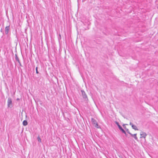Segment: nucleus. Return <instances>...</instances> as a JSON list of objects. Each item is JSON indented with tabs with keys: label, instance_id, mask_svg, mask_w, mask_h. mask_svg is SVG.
Segmentation results:
<instances>
[{
	"label": "nucleus",
	"instance_id": "f257e3e1",
	"mask_svg": "<svg viewBox=\"0 0 158 158\" xmlns=\"http://www.w3.org/2000/svg\"><path fill=\"white\" fill-rule=\"evenodd\" d=\"M81 95L84 99V101L86 103L88 100L87 96L83 90H81Z\"/></svg>",
	"mask_w": 158,
	"mask_h": 158
},
{
	"label": "nucleus",
	"instance_id": "f03ea898",
	"mask_svg": "<svg viewBox=\"0 0 158 158\" xmlns=\"http://www.w3.org/2000/svg\"><path fill=\"white\" fill-rule=\"evenodd\" d=\"M7 106L8 107L11 108L13 106L12 99L10 98H9L7 100Z\"/></svg>",
	"mask_w": 158,
	"mask_h": 158
},
{
	"label": "nucleus",
	"instance_id": "7ed1b4c3",
	"mask_svg": "<svg viewBox=\"0 0 158 158\" xmlns=\"http://www.w3.org/2000/svg\"><path fill=\"white\" fill-rule=\"evenodd\" d=\"M140 138H143L144 139L145 138L147 135V134L145 132L143 131H141L140 133Z\"/></svg>",
	"mask_w": 158,
	"mask_h": 158
},
{
	"label": "nucleus",
	"instance_id": "20e7f679",
	"mask_svg": "<svg viewBox=\"0 0 158 158\" xmlns=\"http://www.w3.org/2000/svg\"><path fill=\"white\" fill-rule=\"evenodd\" d=\"M10 26H6L5 28V33L6 35H8L10 31Z\"/></svg>",
	"mask_w": 158,
	"mask_h": 158
},
{
	"label": "nucleus",
	"instance_id": "39448f33",
	"mask_svg": "<svg viewBox=\"0 0 158 158\" xmlns=\"http://www.w3.org/2000/svg\"><path fill=\"white\" fill-rule=\"evenodd\" d=\"M130 125L131 126L132 128L134 129L135 130H138L139 129L137 128L136 126L134 125L132 123L130 122Z\"/></svg>",
	"mask_w": 158,
	"mask_h": 158
},
{
	"label": "nucleus",
	"instance_id": "423d86ee",
	"mask_svg": "<svg viewBox=\"0 0 158 158\" xmlns=\"http://www.w3.org/2000/svg\"><path fill=\"white\" fill-rule=\"evenodd\" d=\"M130 135H131V136L133 137L134 139L136 140H138V138L136 136L137 134H132L131 133H130Z\"/></svg>",
	"mask_w": 158,
	"mask_h": 158
},
{
	"label": "nucleus",
	"instance_id": "0eeeda50",
	"mask_svg": "<svg viewBox=\"0 0 158 158\" xmlns=\"http://www.w3.org/2000/svg\"><path fill=\"white\" fill-rule=\"evenodd\" d=\"M91 122L94 125L97 123L96 120L93 118H91Z\"/></svg>",
	"mask_w": 158,
	"mask_h": 158
},
{
	"label": "nucleus",
	"instance_id": "6e6552de",
	"mask_svg": "<svg viewBox=\"0 0 158 158\" xmlns=\"http://www.w3.org/2000/svg\"><path fill=\"white\" fill-rule=\"evenodd\" d=\"M23 126H27L28 124L26 120H24L23 121Z\"/></svg>",
	"mask_w": 158,
	"mask_h": 158
},
{
	"label": "nucleus",
	"instance_id": "1a4fd4ad",
	"mask_svg": "<svg viewBox=\"0 0 158 158\" xmlns=\"http://www.w3.org/2000/svg\"><path fill=\"white\" fill-rule=\"evenodd\" d=\"M15 59L18 62L20 61L19 60V58L18 57L17 55L16 54H15Z\"/></svg>",
	"mask_w": 158,
	"mask_h": 158
},
{
	"label": "nucleus",
	"instance_id": "9d476101",
	"mask_svg": "<svg viewBox=\"0 0 158 158\" xmlns=\"http://www.w3.org/2000/svg\"><path fill=\"white\" fill-rule=\"evenodd\" d=\"M119 129L122 131V132L123 133H125V130L122 128V127H121L119 128Z\"/></svg>",
	"mask_w": 158,
	"mask_h": 158
},
{
	"label": "nucleus",
	"instance_id": "9b49d317",
	"mask_svg": "<svg viewBox=\"0 0 158 158\" xmlns=\"http://www.w3.org/2000/svg\"><path fill=\"white\" fill-rule=\"evenodd\" d=\"M94 125H95L94 126L96 127H97V128H100V126H98V124L97 123H96V124H94Z\"/></svg>",
	"mask_w": 158,
	"mask_h": 158
},
{
	"label": "nucleus",
	"instance_id": "f8f14e48",
	"mask_svg": "<svg viewBox=\"0 0 158 158\" xmlns=\"http://www.w3.org/2000/svg\"><path fill=\"white\" fill-rule=\"evenodd\" d=\"M37 139L38 142H41V139L40 138V137L39 136L37 137Z\"/></svg>",
	"mask_w": 158,
	"mask_h": 158
},
{
	"label": "nucleus",
	"instance_id": "ddd939ff",
	"mask_svg": "<svg viewBox=\"0 0 158 158\" xmlns=\"http://www.w3.org/2000/svg\"><path fill=\"white\" fill-rule=\"evenodd\" d=\"M35 70H36V73L37 74H38L39 73V72L38 70V67H37L36 68V69H35Z\"/></svg>",
	"mask_w": 158,
	"mask_h": 158
},
{
	"label": "nucleus",
	"instance_id": "4468645a",
	"mask_svg": "<svg viewBox=\"0 0 158 158\" xmlns=\"http://www.w3.org/2000/svg\"><path fill=\"white\" fill-rule=\"evenodd\" d=\"M126 130V131H127V132L128 134H130V133H130V131H129L128 129H126V130Z\"/></svg>",
	"mask_w": 158,
	"mask_h": 158
},
{
	"label": "nucleus",
	"instance_id": "2eb2a0df",
	"mask_svg": "<svg viewBox=\"0 0 158 158\" xmlns=\"http://www.w3.org/2000/svg\"><path fill=\"white\" fill-rule=\"evenodd\" d=\"M125 124H123V127L126 130V129H127L126 127L125 126ZM126 125H127V124H126Z\"/></svg>",
	"mask_w": 158,
	"mask_h": 158
},
{
	"label": "nucleus",
	"instance_id": "dca6fc26",
	"mask_svg": "<svg viewBox=\"0 0 158 158\" xmlns=\"http://www.w3.org/2000/svg\"><path fill=\"white\" fill-rule=\"evenodd\" d=\"M115 124L117 125L118 126V125L119 124V123L118 122H117V121H115Z\"/></svg>",
	"mask_w": 158,
	"mask_h": 158
},
{
	"label": "nucleus",
	"instance_id": "f3484780",
	"mask_svg": "<svg viewBox=\"0 0 158 158\" xmlns=\"http://www.w3.org/2000/svg\"><path fill=\"white\" fill-rule=\"evenodd\" d=\"M18 63H19V65H20V66H22V65H21V62H20V61H18Z\"/></svg>",
	"mask_w": 158,
	"mask_h": 158
},
{
	"label": "nucleus",
	"instance_id": "a211bd4d",
	"mask_svg": "<svg viewBox=\"0 0 158 158\" xmlns=\"http://www.w3.org/2000/svg\"><path fill=\"white\" fill-rule=\"evenodd\" d=\"M118 128L121 127L119 124L118 125Z\"/></svg>",
	"mask_w": 158,
	"mask_h": 158
},
{
	"label": "nucleus",
	"instance_id": "6ab92c4d",
	"mask_svg": "<svg viewBox=\"0 0 158 158\" xmlns=\"http://www.w3.org/2000/svg\"><path fill=\"white\" fill-rule=\"evenodd\" d=\"M124 133L125 134V135L126 136H127V133H126L125 131V133Z\"/></svg>",
	"mask_w": 158,
	"mask_h": 158
},
{
	"label": "nucleus",
	"instance_id": "aec40b11",
	"mask_svg": "<svg viewBox=\"0 0 158 158\" xmlns=\"http://www.w3.org/2000/svg\"><path fill=\"white\" fill-rule=\"evenodd\" d=\"M0 31H1V32H2V29H1Z\"/></svg>",
	"mask_w": 158,
	"mask_h": 158
}]
</instances>
